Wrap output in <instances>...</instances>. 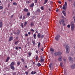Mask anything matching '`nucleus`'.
<instances>
[{
	"instance_id": "f257e3e1",
	"label": "nucleus",
	"mask_w": 75,
	"mask_h": 75,
	"mask_svg": "<svg viewBox=\"0 0 75 75\" xmlns=\"http://www.w3.org/2000/svg\"><path fill=\"white\" fill-rule=\"evenodd\" d=\"M66 53H69V46L68 45H67L66 46Z\"/></svg>"
},
{
	"instance_id": "f03ea898",
	"label": "nucleus",
	"mask_w": 75,
	"mask_h": 75,
	"mask_svg": "<svg viewBox=\"0 0 75 75\" xmlns=\"http://www.w3.org/2000/svg\"><path fill=\"white\" fill-rule=\"evenodd\" d=\"M54 54L56 56H59V57H60V56L62 55V52H59L55 53Z\"/></svg>"
},
{
	"instance_id": "7ed1b4c3",
	"label": "nucleus",
	"mask_w": 75,
	"mask_h": 75,
	"mask_svg": "<svg viewBox=\"0 0 75 75\" xmlns=\"http://www.w3.org/2000/svg\"><path fill=\"white\" fill-rule=\"evenodd\" d=\"M60 35H57L56 36L55 38V39L57 41H58L59 38H60Z\"/></svg>"
},
{
	"instance_id": "20e7f679",
	"label": "nucleus",
	"mask_w": 75,
	"mask_h": 75,
	"mask_svg": "<svg viewBox=\"0 0 75 75\" xmlns=\"http://www.w3.org/2000/svg\"><path fill=\"white\" fill-rule=\"evenodd\" d=\"M75 27V25L74 23H72L71 24V31H74V28Z\"/></svg>"
},
{
	"instance_id": "39448f33",
	"label": "nucleus",
	"mask_w": 75,
	"mask_h": 75,
	"mask_svg": "<svg viewBox=\"0 0 75 75\" xmlns=\"http://www.w3.org/2000/svg\"><path fill=\"white\" fill-rule=\"evenodd\" d=\"M45 59H44L41 56L40 57V62H44V60Z\"/></svg>"
},
{
	"instance_id": "423d86ee",
	"label": "nucleus",
	"mask_w": 75,
	"mask_h": 75,
	"mask_svg": "<svg viewBox=\"0 0 75 75\" xmlns=\"http://www.w3.org/2000/svg\"><path fill=\"white\" fill-rule=\"evenodd\" d=\"M71 67L72 69H74V68H75V64H74L72 65H71Z\"/></svg>"
},
{
	"instance_id": "0eeeda50",
	"label": "nucleus",
	"mask_w": 75,
	"mask_h": 75,
	"mask_svg": "<svg viewBox=\"0 0 75 75\" xmlns=\"http://www.w3.org/2000/svg\"><path fill=\"white\" fill-rule=\"evenodd\" d=\"M58 60L59 61H62V57H60L58 58Z\"/></svg>"
},
{
	"instance_id": "6e6552de",
	"label": "nucleus",
	"mask_w": 75,
	"mask_h": 75,
	"mask_svg": "<svg viewBox=\"0 0 75 75\" xmlns=\"http://www.w3.org/2000/svg\"><path fill=\"white\" fill-rule=\"evenodd\" d=\"M41 33H39L37 35L38 38H41Z\"/></svg>"
},
{
	"instance_id": "1a4fd4ad",
	"label": "nucleus",
	"mask_w": 75,
	"mask_h": 75,
	"mask_svg": "<svg viewBox=\"0 0 75 75\" xmlns=\"http://www.w3.org/2000/svg\"><path fill=\"white\" fill-rule=\"evenodd\" d=\"M35 59H36V62H37V61H38L39 60V57L38 56H36L35 57Z\"/></svg>"
},
{
	"instance_id": "9d476101",
	"label": "nucleus",
	"mask_w": 75,
	"mask_h": 75,
	"mask_svg": "<svg viewBox=\"0 0 75 75\" xmlns=\"http://www.w3.org/2000/svg\"><path fill=\"white\" fill-rule=\"evenodd\" d=\"M69 60L70 61H71V62H72V61H73V59H72L71 57H69Z\"/></svg>"
},
{
	"instance_id": "9b49d317",
	"label": "nucleus",
	"mask_w": 75,
	"mask_h": 75,
	"mask_svg": "<svg viewBox=\"0 0 75 75\" xmlns=\"http://www.w3.org/2000/svg\"><path fill=\"white\" fill-rule=\"evenodd\" d=\"M3 27V23L1 21H0V28H1Z\"/></svg>"
},
{
	"instance_id": "f8f14e48",
	"label": "nucleus",
	"mask_w": 75,
	"mask_h": 75,
	"mask_svg": "<svg viewBox=\"0 0 75 75\" xmlns=\"http://www.w3.org/2000/svg\"><path fill=\"white\" fill-rule=\"evenodd\" d=\"M62 13H63L64 16H66V13H65V11H62Z\"/></svg>"
},
{
	"instance_id": "ddd939ff",
	"label": "nucleus",
	"mask_w": 75,
	"mask_h": 75,
	"mask_svg": "<svg viewBox=\"0 0 75 75\" xmlns=\"http://www.w3.org/2000/svg\"><path fill=\"white\" fill-rule=\"evenodd\" d=\"M12 40H13V37H10L9 40V41H12Z\"/></svg>"
},
{
	"instance_id": "4468645a",
	"label": "nucleus",
	"mask_w": 75,
	"mask_h": 75,
	"mask_svg": "<svg viewBox=\"0 0 75 75\" xmlns=\"http://www.w3.org/2000/svg\"><path fill=\"white\" fill-rule=\"evenodd\" d=\"M34 6V3H33L31 4L30 6V7H33Z\"/></svg>"
},
{
	"instance_id": "2eb2a0df",
	"label": "nucleus",
	"mask_w": 75,
	"mask_h": 75,
	"mask_svg": "<svg viewBox=\"0 0 75 75\" xmlns=\"http://www.w3.org/2000/svg\"><path fill=\"white\" fill-rule=\"evenodd\" d=\"M52 63H51L49 64V68H51V67H52Z\"/></svg>"
},
{
	"instance_id": "dca6fc26",
	"label": "nucleus",
	"mask_w": 75,
	"mask_h": 75,
	"mask_svg": "<svg viewBox=\"0 0 75 75\" xmlns=\"http://www.w3.org/2000/svg\"><path fill=\"white\" fill-rule=\"evenodd\" d=\"M24 11H25V12H27L28 11V9L25 8L24 9Z\"/></svg>"
},
{
	"instance_id": "f3484780",
	"label": "nucleus",
	"mask_w": 75,
	"mask_h": 75,
	"mask_svg": "<svg viewBox=\"0 0 75 75\" xmlns=\"http://www.w3.org/2000/svg\"><path fill=\"white\" fill-rule=\"evenodd\" d=\"M31 74H36V71H32L31 72Z\"/></svg>"
},
{
	"instance_id": "a211bd4d",
	"label": "nucleus",
	"mask_w": 75,
	"mask_h": 75,
	"mask_svg": "<svg viewBox=\"0 0 75 75\" xmlns=\"http://www.w3.org/2000/svg\"><path fill=\"white\" fill-rule=\"evenodd\" d=\"M11 68L13 70H14V69H15V68H14V67L13 66H11Z\"/></svg>"
},
{
	"instance_id": "6ab92c4d",
	"label": "nucleus",
	"mask_w": 75,
	"mask_h": 75,
	"mask_svg": "<svg viewBox=\"0 0 75 75\" xmlns=\"http://www.w3.org/2000/svg\"><path fill=\"white\" fill-rule=\"evenodd\" d=\"M36 37H37V35L35 34H34L33 35V37L35 39H36Z\"/></svg>"
},
{
	"instance_id": "aec40b11",
	"label": "nucleus",
	"mask_w": 75,
	"mask_h": 75,
	"mask_svg": "<svg viewBox=\"0 0 75 75\" xmlns=\"http://www.w3.org/2000/svg\"><path fill=\"white\" fill-rule=\"evenodd\" d=\"M13 65H14V63L13 62L11 63L10 66H13Z\"/></svg>"
},
{
	"instance_id": "412c9836",
	"label": "nucleus",
	"mask_w": 75,
	"mask_h": 75,
	"mask_svg": "<svg viewBox=\"0 0 75 75\" xmlns=\"http://www.w3.org/2000/svg\"><path fill=\"white\" fill-rule=\"evenodd\" d=\"M44 4H45L47 2H48V0H45L44 1Z\"/></svg>"
},
{
	"instance_id": "4be33fe9",
	"label": "nucleus",
	"mask_w": 75,
	"mask_h": 75,
	"mask_svg": "<svg viewBox=\"0 0 75 75\" xmlns=\"http://www.w3.org/2000/svg\"><path fill=\"white\" fill-rule=\"evenodd\" d=\"M66 6H64V5L63 6L62 8L63 10H66Z\"/></svg>"
},
{
	"instance_id": "5701e85b",
	"label": "nucleus",
	"mask_w": 75,
	"mask_h": 75,
	"mask_svg": "<svg viewBox=\"0 0 75 75\" xmlns=\"http://www.w3.org/2000/svg\"><path fill=\"white\" fill-rule=\"evenodd\" d=\"M9 59H10V57H8L6 59V62H8V60H9Z\"/></svg>"
},
{
	"instance_id": "b1692460",
	"label": "nucleus",
	"mask_w": 75,
	"mask_h": 75,
	"mask_svg": "<svg viewBox=\"0 0 75 75\" xmlns=\"http://www.w3.org/2000/svg\"><path fill=\"white\" fill-rule=\"evenodd\" d=\"M41 64L40 63H38L37 64V66L39 67H41Z\"/></svg>"
},
{
	"instance_id": "393cba45",
	"label": "nucleus",
	"mask_w": 75,
	"mask_h": 75,
	"mask_svg": "<svg viewBox=\"0 0 75 75\" xmlns=\"http://www.w3.org/2000/svg\"><path fill=\"white\" fill-rule=\"evenodd\" d=\"M64 6L66 7L67 6V2H65L64 4Z\"/></svg>"
},
{
	"instance_id": "a878e982",
	"label": "nucleus",
	"mask_w": 75,
	"mask_h": 75,
	"mask_svg": "<svg viewBox=\"0 0 75 75\" xmlns=\"http://www.w3.org/2000/svg\"><path fill=\"white\" fill-rule=\"evenodd\" d=\"M50 51L52 52V53H53L54 52V50L53 49L51 48L50 49Z\"/></svg>"
},
{
	"instance_id": "bb28decb",
	"label": "nucleus",
	"mask_w": 75,
	"mask_h": 75,
	"mask_svg": "<svg viewBox=\"0 0 75 75\" xmlns=\"http://www.w3.org/2000/svg\"><path fill=\"white\" fill-rule=\"evenodd\" d=\"M45 37V35H42L41 36V38H44V37Z\"/></svg>"
},
{
	"instance_id": "cd10ccee",
	"label": "nucleus",
	"mask_w": 75,
	"mask_h": 75,
	"mask_svg": "<svg viewBox=\"0 0 75 75\" xmlns=\"http://www.w3.org/2000/svg\"><path fill=\"white\" fill-rule=\"evenodd\" d=\"M27 21H25V24H24V26H26L27 25Z\"/></svg>"
},
{
	"instance_id": "c85d7f7f",
	"label": "nucleus",
	"mask_w": 75,
	"mask_h": 75,
	"mask_svg": "<svg viewBox=\"0 0 75 75\" xmlns=\"http://www.w3.org/2000/svg\"><path fill=\"white\" fill-rule=\"evenodd\" d=\"M62 64H63V63L62 62L60 63V65L61 67H63Z\"/></svg>"
},
{
	"instance_id": "c756f323",
	"label": "nucleus",
	"mask_w": 75,
	"mask_h": 75,
	"mask_svg": "<svg viewBox=\"0 0 75 75\" xmlns=\"http://www.w3.org/2000/svg\"><path fill=\"white\" fill-rule=\"evenodd\" d=\"M21 63L20 62L18 61L17 62V64L19 66L20 65V63Z\"/></svg>"
},
{
	"instance_id": "7c9ffc66",
	"label": "nucleus",
	"mask_w": 75,
	"mask_h": 75,
	"mask_svg": "<svg viewBox=\"0 0 75 75\" xmlns=\"http://www.w3.org/2000/svg\"><path fill=\"white\" fill-rule=\"evenodd\" d=\"M18 44V41L16 42L15 43V44H16V45H17Z\"/></svg>"
},
{
	"instance_id": "2f4dec72",
	"label": "nucleus",
	"mask_w": 75,
	"mask_h": 75,
	"mask_svg": "<svg viewBox=\"0 0 75 75\" xmlns=\"http://www.w3.org/2000/svg\"><path fill=\"white\" fill-rule=\"evenodd\" d=\"M40 45H41V43L40 42H39L38 44V48H40Z\"/></svg>"
},
{
	"instance_id": "473e14b6",
	"label": "nucleus",
	"mask_w": 75,
	"mask_h": 75,
	"mask_svg": "<svg viewBox=\"0 0 75 75\" xmlns=\"http://www.w3.org/2000/svg\"><path fill=\"white\" fill-rule=\"evenodd\" d=\"M28 55H29V57H31V52H29L28 53Z\"/></svg>"
},
{
	"instance_id": "72a5a7b5",
	"label": "nucleus",
	"mask_w": 75,
	"mask_h": 75,
	"mask_svg": "<svg viewBox=\"0 0 75 75\" xmlns=\"http://www.w3.org/2000/svg\"><path fill=\"white\" fill-rule=\"evenodd\" d=\"M13 5H15V6H17V4L16 2H14L13 3Z\"/></svg>"
},
{
	"instance_id": "f704fd0d",
	"label": "nucleus",
	"mask_w": 75,
	"mask_h": 75,
	"mask_svg": "<svg viewBox=\"0 0 75 75\" xmlns=\"http://www.w3.org/2000/svg\"><path fill=\"white\" fill-rule=\"evenodd\" d=\"M27 15L28 16H30V13L28 12L27 14Z\"/></svg>"
},
{
	"instance_id": "c9c22d12",
	"label": "nucleus",
	"mask_w": 75,
	"mask_h": 75,
	"mask_svg": "<svg viewBox=\"0 0 75 75\" xmlns=\"http://www.w3.org/2000/svg\"><path fill=\"white\" fill-rule=\"evenodd\" d=\"M64 20L63 19H62L61 21V22L62 23H64Z\"/></svg>"
},
{
	"instance_id": "e433bc0d",
	"label": "nucleus",
	"mask_w": 75,
	"mask_h": 75,
	"mask_svg": "<svg viewBox=\"0 0 75 75\" xmlns=\"http://www.w3.org/2000/svg\"><path fill=\"white\" fill-rule=\"evenodd\" d=\"M30 25L31 26H33L34 25V23L33 22H31L30 23Z\"/></svg>"
},
{
	"instance_id": "4c0bfd02",
	"label": "nucleus",
	"mask_w": 75,
	"mask_h": 75,
	"mask_svg": "<svg viewBox=\"0 0 75 75\" xmlns=\"http://www.w3.org/2000/svg\"><path fill=\"white\" fill-rule=\"evenodd\" d=\"M32 42H33V45H35V41H33Z\"/></svg>"
},
{
	"instance_id": "58836bf2",
	"label": "nucleus",
	"mask_w": 75,
	"mask_h": 75,
	"mask_svg": "<svg viewBox=\"0 0 75 75\" xmlns=\"http://www.w3.org/2000/svg\"><path fill=\"white\" fill-rule=\"evenodd\" d=\"M40 8L41 10H44V7L43 6L41 7Z\"/></svg>"
},
{
	"instance_id": "ea45409f",
	"label": "nucleus",
	"mask_w": 75,
	"mask_h": 75,
	"mask_svg": "<svg viewBox=\"0 0 75 75\" xmlns=\"http://www.w3.org/2000/svg\"><path fill=\"white\" fill-rule=\"evenodd\" d=\"M37 11H38V12H39V13H40V10L38 9L37 10Z\"/></svg>"
},
{
	"instance_id": "a19ab883",
	"label": "nucleus",
	"mask_w": 75,
	"mask_h": 75,
	"mask_svg": "<svg viewBox=\"0 0 75 75\" xmlns=\"http://www.w3.org/2000/svg\"><path fill=\"white\" fill-rule=\"evenodd\" d=\"M3 7L2 6H0V10H2L3 9Z\"/></svg>"
},
{
	"instance_id": "79ce46f5",
	"label": "nucleus",
	"mask_w": 75,
	"mask_h": 75,
	"mask_svg": "<svg viewBox=\"0 0 75 75\" xmlns=\"http://www.w3.org/2000/svg\"><path fill=\"white\" fill-rule=\"evenodd\" d=\"M23 20H25V16H23Z\"/></svg>"
},
{
	"instance_id": "37998d69",
	"label": "nucleus",
	"mask_w": 75,
	"mask_h": 75,
	"mask_svg": "<svg viewBox=\"0 0 75 75\" xmlns=\"http://www.w3.org/2000/svg\"><path fill=\"white\" fill-rule=\"evenodd\" d=\"M30 31H32V32H33V33H34V30L33 29H31Z\"/></svg>"
},
{
	"instance_id": "c03bdc74",
	"label": "nucleus",
	"mask_w": 75,
	"mask_h": 75,
	"mask_svg": "<svg viewBox=\"0 0 75 75\" xmlns=\"http://www.w3.org/2000/svg\"><path fill=\"white\" fill-rule=\"evenodd\" d=\"M62 19H65V17L64 16H62Z\"/></svg>"
},
{
	"instance_id": "a18cd8bd",
	"label": "nucleus",
	"mask_w": 75,
	"mask_h": 75,
	"mask_svg": "<svg viewBox=\"0 0 75 75\" xmlns=\"http://www.w3.org/2000/svg\"><path fill=\"white\" fill-rule=\"evenodd\" d=\"M64 62H66L67 61V59H63Z\"/></svg>"
},
{
	"instance_id": "49530a36",
	"label": "nucleus",
	"mask_w": 75,
	"mask_h": 75,
	"mask_svg": "<svg viewBox=\"0 0 75 75\" xmlns=\"http://www.w3.org/2000/svg\"><path fill=\"white\" fill-rule=\"evenodd\" d=\"M21 60L22 61V62H24V59H21Z\"/></svg>"
},
{
	"instance_id": "de8ad7c7",
	"label": "nucleus",
	"mask_w": 75,
	"mask_h": 75,
	"mask_svg": "<svg viewBox=\"0 0 75 75\" xmlns=\"http://www.w3.org/2000/svg\"><path fill=\"white\" fill-rule=\"evenodd\" d=\"M23 17V15H21V16L19 18L20 19H21L22 18V17Z\"/></svg>"
},
{
	"instance_id": "09e8293b",
	"label": "nucleus",
	"mask_w": 75,
	"mask_h": 75,
	"mask_svg": "<svg viewBox=\"0 0 75 75\" xmlns=\"http://www.w3.org/2000/svg\"><path fill=\"white\" fill-rule=\"evenodd\" d=\"M62 25L63 26H65V23H62Z\"/></svg>"
},
{
	"instance_id": "8fccbe9b",
	"label": "nucleus",
	"mask_w": 75,
	"mask_h": 75,
	"mask_svg": "<svg viewBox=\"0 0 75 75\" xmlns=\"http://www.w3.org/2000/svg\"><path fill=\"white\" fill-rule=\"evenodd\" d=\"M67 27L68 28H70V25H68L67 26Z\"/></svg>"
},
{
	"instance_id": "3c124183",
	"label": "nucleus",
	"mask_w": 75,
	"mask_h": 75,
	"mask_svg": "<svg viewBox=\"0 0 75 75\" xmlns=\"http://www.w3.org/2000/svg\"><path fill=\"white\" fill-rule=\"evenodd\" d=\"M17 32L19 33H20V30H19V29H18L17 30Z\"/></svg>"
},
{
	"instance_id": "603ef678",
	"label": "nucleus",
	"mask_w": 75,
	"mask_h": 75,
	"mask_svg": "<svg viewBox=\"0 0 75 75\" xmlns=\"http://www.w3.org/2000/svg\"><path fill=\"white\" fill-rule=\"evenodd\" d=\"M36 52L37 54H38V50H36Z\"/></svg>"
},
{
	"instance_id": "864d4df0",
	"label": "nucleus",
	"mask_w": 75,
	"mask_h": 75,
	"mask_svg": "<svg viewBox=\"0 0 75 75\" xmlns=\"http://www.w3.org/2000/svg\"><path fill=\"white\" fill-rule=\"evenodd\" d=\"M16 34H17V35H20V33H19L17 32L16 33Z\"/></svg>"
},
{
	"instance_id": "5fc2aeb1",
	"label": "nucleus",
	"mask_w": 75,
	"mask_h": 75,
	"mask_svg": "<svg viewBox=\"0 0 75 75\" xmlns=\"http://www.w3.org/2000/svg\"><path fill=\"white\" fill-rule=\"evenodd\" d=\"M26 3L27 4H28V3H30V2L29 1H27L26 2Z\"/></svg>"
},
{
	"instance_id": "6e6d98bb",
	"label": "nucleus",
	"mask_w": 75,
	"mask_h": 75,
	"mask_svg": "<svg viewBox=\"0 0 75 75\" xmlns=\"http://www.w3.org/2000/svg\"><path fill=\"white\" fill-rule=\"evenodd\" d=\"M21 27L22 28H23V23H21Z\"/></svg>"
},
{
	"instance_id": "4d7b16f0",
	"label": "nucleus",
	"mask_w": 75,
	"mask_h": 75,
	"mask_svg": "<svg viewBox=\"0 0 75 75\" xmlns=\"http://www.w3.org/2000/svg\"><path fill=\"white\" fill-rule=\"evenodd\" d=\"M10 6V4H8V7H9Z\"/></svg>"
},
{
	"instance_id": "13d9d810",
	"label": "nucleus",
	"mask_w": 75,
	"mask_h": 75,
	"mask_svg": "<svg viewBox=\"0 0 75 75\" xmlns=\"http://www.w3.org/2000/svg\"><path fill=\"white\" fill-rule=\"evenodd\" d=\"M28 35H30L31 34V33L30 32H28Z\"/></svg>"
},
{
	"instance_id": "bf43d9fd",
	"label": "nucleus",
	"mask_w": 75,
	"mask_h": 75,
	"mask_svg": "<svg viewBox=\"0 0 75 75\" xmlns=\"http://www.w3.org/2000/svg\"><path fill=\"white\" fill-rule=\"evenodd\" d=\"M35 3H37V1H36V0H35Z\"/></svg>"
},
{
	"instance_id": "052dcab7",
	"label": "nucleus",
	"mask_w": 75,
	"mask_h": 75,
	"mask_svg": "<svg viewBox=\"0 0 75 75\" xmlns=\"http://www.w3.org/2000/svg\"><path fill=\"white\" fill-rule=\"evenodd\" d=\"M16 49L17 50H18V47H16Z\"/></svg>"
},
{
	"instance_id": "680f3d73",
	"label": "nucleus",
	"mask_w": 75,
	"mask_h": 75,
	"mask_svg": "<svg viewBox=\"0 0 75 75\" xmlns=\"http://www.w3.org/2000/svg\"><path fill=\"white\" fill-rule=\"evenodd\" d=\"M58 3H59V4H61V2L60 1H59L58 2Z\"/></svg>"
},
{
	"instance_id": "e2e57ef3",
	"label": "nucleus",
	"mask_w": 75,
	"mask_h": 75,
	"mask_svg": "<svg viewBox=\"0 0 75 75\" xmlns=\"http://www.w3.org/2000/svg\"><path fill=\"white\" fill-rule=\"evenodd\" d=\"M25 36H26V37L28 36V34H25Z\"/></svg>"
},
{
	"instance_id": "0e129e2a",
	"label": "nucleus",
	"mask_w": 75,
	"mask_h": 75,
	"mask_svg": "<svg viewBox=\"0 0 75 75\" xmlns=\"http://www.w3.org/2000/svg\"><path fill=\"white\" fill-rule=\"evenodd\" d=\"M73 18H74V23H75V16H74Z\"/></svg>"
},
{
	"instance_id": "69168bd1",
	"label": "nucleus",
	"mask_w": 75,
	"mask_h": 75,
	"mask_svg": "<svg viewBox=\"0 0 75 75\" xmlns=\"http://www.w3.org/2000/svg\"><path fill=\"white\" fill-rule=\"evenodd\" d=\"M18 48H19V49L20 50L21 49V47H19Z\"/></svg>"
},
{
	"instance_id": "338daca9",
	"label": "nucleus",
	"mask_w": 75,
	"mask_h": 75,
	"mask_svg": "<svg viewBox=\"0 0 75 75\" xmlns=\"http://www.w3.org/2000/svg\"><path fill=\"white\" fill-rule=\"evenodd\" d=\"M25 73L26 74V75H28V72H25Z\"/></svg>"
},
{
	"instance_id": "774afa93",
	"label": "nucleus",
	"mask_w": 75,
	"mask_h": 75,
	"mask_svg": "<svg viewBox=\"0 0 75 75\" xmlns=\"http://www.w3.org/2000/svg\"><path fill=\"white\" fill-rule=\"evenodd\" d=\"M13 33L14 34H16V32H14Z\"/></svg>"
}]
</instances>
